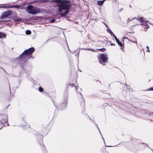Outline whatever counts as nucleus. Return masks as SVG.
Masks as SVG:
<instances>
[{
	"label": "nucleus",
	"instance_id": "nucleus-1",
	"mask_svg": "<svg viewBox=\"0 0 153 153\" xmlns=\"http://www.w3.org/2000/svg\"><path fill=\"white\" fill-rule=\"evenodd\" d=\"M53 1L54 2L60 4L57 5V6L59 7L58 11L59 13V15L62 16H65L69 12V10L71 7V4L68 3V2H69V1L63 0H53Z\"/></svg>",
	"mask_w": 153,
	"mask_h": 153
},
{
	"label": "nucleus",
	"instance_id": "nucleus-2",
	"mask_svg": "<svg viewBox=\"0 0 153 153\" xmlns=\"http://www.w3.org/2000/svg\"><path fill=\"white\" fill-rule=\"evenodd\" d=\"M34 48H30L25 51L19 57V59L21 61L24 62L32 56V54L34 51Z\"/></svg>",
	"mask_w": 153,
	"mask_h": 153
},
{
	"label": "nucleus",
	"instance_id": "nucleus-3",
	"mask_svg": "<svg viewBox=\"0 0 153 153\" xmlns=\"http://www.w3.org/2000/svg\"><path fill=\"white\" fill-rule=\"evenodd\" d=\"M26 10L29 14L34 15L41 12V10L40 9L35 7L31 5H28L26 9Z\"/></svg>",
	"mask_w": 153,
	"mask_h": 153
},
{
	"label": "nucleus",
	"instance_id": "nucleus-4",
	"mask_svg": "<svg viewBox=\"0 0 153 153\" xmlns=\"http://www.w3.org/2000/svg\"><path fill=\"white\" fill-rule=\"evenodd\" d=\"M136 19L137 21H139L141 23V25H144V28L145 31H147V29L149 27L148 25V23L149 22L147 20L143 21V18H142L139 19Z\"/></svg>",
	"mask_w": 153,
	"mask_h": 153
},
{
	"label": "nucleus",
	"instance_id": "nucleus-5",
	"mask_svg": "<svg viewBox=\"0 0 153 153\" xmlns=\"http://www.w3.org/2000/svg\"><path fill=\"white\" fill-rule=\"evenodd\" d=\"M99 59L100 60V63L102 64V63H105L107 62L108 57L106 54H101L100 55V56L99 57Z\"/></svg>",
	"mask_w": 153,
	"mask_h": 153
},
{
	"label": "nucleus",
	"instance_id": "nucleus-6",
	"mask_svg": "<svg viewBox=\"0 0 153 153\" xmlns=\"http://www.w3.org/2000/svg\"><path fill=\"white\" fill-rule=\"evenodd\" d=\"M12 13L11 11H7L3 13L0 17V19L7 18Z\"/></svg>",
	"mask_w": 153,
	"mask_h": 153
},
{
	"label": "nucleus",
	"instance_id": "nucleus-7",
	"mask_svg": "<svg viewBox=\"0 0 153 153\" xmlns=\"http://www.w3.org/2000/svg\"><path fill=\"white\" fill-rule=\"evenodd\" d=\"M5 117V118L3 119H2L0 120V124H3L4 123H6L8 122V117L6 114L3 115Z\"/></svg>",
	"mask_w": 153,
	"mask_h": 153
},
{
	"label": "nucleus",
	"instance_id": "nucleus-8",
	"mask_svg": "<svg viewBox=\"0 0 153 153\" xmlns=\"http://www.w3.org/2000/svg\"><path fill=\"white\" fill-rule=\"evenodd\" d=\"M114 38L117 42V43L118 45L121 47L120 49H123V45L122 43L120 42L117 38L115 36H114Z\"/></svg>",
	"mask_w": 153,
	"mask_h": 153
},
{
	"label": "nucleus",
	"instance_id": "nucleus-9",
	"mask_svg": "<svg viewBox=\"0 0 153 153\" xmlns=\"http://www.w3.org/2000/svg\"><path fill=\"white\" fill-rule=\"evenodd\" d=\"M2 7H3V8H13V7L18 8H19V5H14V6H3Z\"/></svg>",
	"mask_w": 153,
	"mask_h": 153
},
{
	"label": "nucleus",
	"instance_id": "nucleus-10",
	"mask_svg": "<svg viewBox=\"0 0 153 153\" xmlns=\"http://www.w3.org/2000/svg\"><path fill=\"white\" fill-rule=\"evenodd\" d=\"M48 0H40L35 1V2H39L40 3H46L48 2Z\"/></svg>",
	"mask_w": 153,
	"mask_h": 153
},
{
	"label": "nucleus",
	"instance_id": "nucleus-11",
	"mask_svg": "<svg viewBox=\"0 0 153 153\" xmlns=\"http://www.w3.org/2000/svg\"><path fill=\"white\" fill-rule=\"evenodd\" d=\"M13 19L16 22H19L22 20V19L21 18H18L17 16L14 17Z\"/></svg>",
	"mask_w": 153,
	"mask_h": 153
},
{
	"label": "nucleus",
	"instance_id": "nucleus-12",
	"mask_svg": "<svg viewBox=\"0 0 153 153\" xmlns=\"http://www.w3.org/2000/svg\"><path fill=\"white\" fill-rule=\"evenodd\" d=\"M105 0H103L102 1H97V4L100 6H101L102 5L104 2Z\"/></svg>",
	"mask_w": 153,
	"mask_h": 153
},
{
	"label": "nucleus",
	"instance_id": "nucleus-13",
	"mask_svg": "<svg viewBox=\"0 0 153 153\" xmlns=\"http://www.w3.org/2000/svg\"><path fill=\"white\" fill-rule=\"evenodd\" d=\"M81 49L82 50H86V51L89 50L91 51L94 52H96V51L94 50H93V49H91V48H82Z\"/></svg>",
	"mask_w": 153,
	"mask_h": 153
},
{
	"label": "nucleus",
	"instance_id": "nucleus-14",
	"mask_svg": "<svg viewBox=\"0 0 153 153\" xmlns=\"http://www.w3.org/2000/svg\"><path fill=\"white\" fill-rule=\"evenodd\" d=\"M75 55L77 57H79V52L77 51H76L74 52Z\"/></svg>",
	"mask_w": 153,
	"mask_h": 153
},
{
	"label": "nucleus",
	"instance_id": "nucleus-15",
	"mask_svg": "<svg viewBox=\"0 0 153 153\" xmlns=\"http://www.w3.org/2000/svg\"><path fill=\"white\" fill-rule=\"evenodd\" d=\"M6 36L5 34L2 33H0V38H5Z\"/></svg>",
	"mask_w": 153,
	"mask_h": 153
},
{
	"label": "nucleus",
	"instance_id": "nucleus-16",
	"mask_svg": "<svg viewBox=\"0 0 153 153\" xmlns=\"http://www.w3.org/2000/svg\"><path fill=\"white\" fill-rule=\"evenodd\" d=\"M80 94L81 96V97L82 98V100L83 101L82 102V104H83V105L85 104V100L84 99H83V96L82 95L81 93H80Z\"/></svg>",
	"mask_w": 153,
	"mask_h": 153
},
{
	"label": "nucleus",
	"instance_id": "nucleus-17",
	"mask_svg": "<svg viewBox=\"0 0 153 153\" xmlns=\"http://www.w3.org/2000/svg\"><path fill=\"white\" fill-rule=\"evenodd\" d=\"M97 50L103 52L105 51L106 49L105 48H103L101 49H97Z\"/></svg>",
	"mask_w": 153,
	"mask_h": 153
},
{
	"label": "nucleus",
	"instance_id": "nucleus-18",
	"mask_svg": "<svg viewBox=\"0 0 153 153\" xmlns=\"http://www.w3.org/2000/svg\"><path fill=\"white\" fill-rule=\"evenodd\" d=\"M31 33V31L29 30H27L26 31V34L27 35L30 34Z\"/></svg>",
	"mask_w": 153,
	"mask_h": 153
},
{
	"label": "nucleus",
	"instance_id": "nucleus-19",
	"mask_svg": "<svg viewBox=\"0 0 153 153\" xmlns=\"http://www.w3.org/2000/svg\"><path fill=\"white\" fill-rule=\"evenodd\" d=\"M39 91L42 92L43 91V89L42 87H40L39 88Z\"/></svg>",
	"mask_w": 153,
	"mask_h": 153
},
{
	"label": "nucleus",
	"instance_id": "nucleus-20",
	"mask_svg": "<svg viewBox=\"0 0 153 153\" xmlns=\"http://www.w3.org/2000/svg\"><path fill=\"white\" fill-rule=\"evenodd\" d=\"M97 128H98V130H99L100 133L101 134V136L102 137V139L103 140L104 142H105V140H104V139H103V137H102V133H101V132L100 131V130L99 129V128L98 127V126H97Z\"/></svg>",
	"mask_w": 153,
	"mask_h": 153
},
{
	"label": "nucleus",
	"instance_id": "nucleus-21",
	"mask_svg": "<svg viewBox=\"0 0 153 153\" xmlns=\"http://www.w3.org/2000/svg\"><path fill=\"white\" fill-rule=\"evenodd\" d=\"M71 86L72 87H75L76 88V90H77V87L78 88V86L76 87L74 84H72V85H71Z\"/></svg>",
	"mask_w": 153,
	"mask_h": 153
},
{
	"label": "nucleus",
	"instance_id": "nucleus-22",
	"mask_svg": "<svg viewBox=\"0 0 153 153\" xmlns=\"http://www.w3.org/2000/svg\"><path fill=\"white\" fill-rule=\"evenodd\" d=\"M130 19L129 18H128L127 20V23L128 24L130 21H131L132 19Z\"/></svg>",
	"mask_w": 153,
	"mask_h": 153
},
{
	"label": "nucleus",
	"instance_id": "nucleus-23",
	"mask_svg": "<svg viewBox=\"0 0 153 153\" xmlns=\"http://www.w3.org/2000/svg\"><path fill=\"white\" fill-rule=\"evenodd\" d=\"M55 20L54 19H53L50 20V21L51 23H53L55 21Z\"/></svg>",
	"mask_w": 153,
	"mask_h": 153
},
{
	"label": "nucleus",
	"instance_id": "nucleus-24",
	"mask_svg": "<svg viewBox=\"0 0 153 153\" xmlns=\"http://www.w3.org/2000/svg\"><path fill=\"white\" fill-rule=\"evenodd\" d=\"M131 41V42H132L133 43H136L137 44V41L136 39H134V40L133 41Z\"/></svg>",
	"mask_w": 153,
	"mask_h": 153
},
{
	"label": "nucleus",
	"instance_id": "nucleus-25",
	"mask_svg": "<svg viewBox=\"0 0 153 153\" xmlns=\"http://www.w3.org/2000/svg\"><path fill=\"white\" fill-rule=\"evenodd\" d=\"M107 30V31H108V32L110 34L111 33V32H112V31H111V30L110 29H109V28Z\"/></svg>",
	"mask_w": 153,
	"mask_h": 153
},
{
	"label": "nucleus",
	"instance_id": "nucleus-26",
	"mask_svg": "<svg viewBox=\"0 0 153 153\" xmlns=\"http://www.w3.org/2000/svg\"><path fill=\"white\" fill-rule=\"evenodd\" d=\"M149 115L150 116H152V117L153 118V113H150L149 114Z\"/></svg>",
	"mask_w": 153,
	"mask_h": 153
},
{
	"label": "nucleus",
	"instance_id": "nucleus-27",
	"mask_svg": "<svg viewBox=\"0 0 153 153\" xmlns=\"http://www.w3.org/2000/svg\"><path fill=\"white\" fill-rule=\"evenodd\" d=\"M111 34V36H113V37H114V36H115V35L113 34V33L112 32L111 33H110Z\"/></svg>",
	"mask_w": 153,
	"mask_h": 153
},
{
	"label": "nucleus",
	"instance_id": "nucleus-28",
	"mask_svg": "<svg viewBox=\"0 0 153 153\" xmlns=\"http://www.w3.org/2000/svg\"><path fill=\"white\" fill-rule=\"evenodd\" d=\"M148 91H153V87L149 88Z\"/></svg>",
	"mask_w": 153,
	"mask_h": 153
},
{
	"label": "nucleus",
	"instance_id": "nucleus-29",
	"mask_svg": "<svg viewBox=\"0 0 153 153\" xmlns=\"http://www.w3.org/2000/svg\"><path fill=\"white\" fill-rule=\"evenodd\" d=\"M3 21H4V22H7L8 21L7 20H4Z\"/></svg>",
	"mask_w": 153,
	"mask_h": 153
},
{
	"label": "nucleus",
	"instance_id": "nucleus-30",
	"mask_svg": "<svg viewBox=\"0 0 153 153\" xmlns=\"http://www.w3.org/2000/svg\"><path fill=\"white\" fill-rule=\"evenodd\" d=\"M106 27L108 28V26L107 25H106Z\"/></svg>",
	"mask_w": 153,
	"mask_h": 153
},
{
	"label": "nucleus",
	"instance_id": "nucleus-31",
	"mask_svg": "<svg viewBox=\"0 0 153 153\" xmlns=\"http://www.w3.org/2000/svg\"><path fill=\"white\" fill-rule=\"evenodd\" d=\"M146 48H147V49H149V47H148V46H147V47H146Z\"/></svg>",
	"mask_w": 153,
	"mask_h": 153
},
{
	"label": "nucleus",
	"instance_id": "nucleus-32",
	"mask_svg": "<svg viewBox=\"0 0 153 153\" xmlns=\"http://www.w3.org/2000/svg\"><path fill=\"white\" fill-rule=\"evenodd\" d=\"M147 50H147V51H148L149 52V49H147Z\"/></svg>",
	"mask_w": 153,
	"mask_h": 153
},
{
	"label": "nucleus",
	"instance_id": "nucleus-33",
	"mask_svg": "<svg viewBox=\"0 0 153 153\" xmlns=\"http://www.w3.org/2000/svg\"><path fill=\"white\" fill-rule=\"evenodd\" d=\"M40 137H41V138H42V137H43L41 135H40Z\"/></svg>",
	"mask_w": 153,
	"mask_h": 153
},
{
	"label": "nucleus",
	"instance_id": "nucleus-34",
	"mask_svg": "<svg viewBox=\"0 0 153 153\" xmlns=\"http://www.w3.org/2000/svg\"><path fill=\"white\" fill-rule=\"evenodd\" d=\"M3 127V126H2L1 128H0V130Z\"/></svg>",
	"mask_w": 153,
	"mask_h": 153
},
{
	"label": "nucleus",
	"instance_id": "nucleus-35",
	"mask_svg": "<svg viewBox=\"0 0 153 153\" xmlns=\"http://www.w3.org/2000/svg\"><path fill=\"white\" fill-rule=\"evenodd\" d=\"M111 45H114V44H112Z\"/></svg>",
	"mask_w": 153,
	"mask_h": 153
},
{
	"label": "nucleus",
	"instance_id": "nucleus-36",
	"mask_svg": "<svg viewBox=\"0 0 153 153\" xmlns=\"http://www.w3.org/2000/svg\"><path fill=\"white\" fill-rule=\"evenodd\" d=\"M67 96H68V93H67Z\"/></svg>",
	"mask_w": 153,
	"mask_h": 153
},
{
	"label": "nucleus",
	"instance_id": "nucleus-37",
	"mask_svg": "<svg viewBox=\"0 0 153 153\" xmlns=\"http://www.w3.org/2000/svg\"><path fill=\"white\" fill-rule=\"evenodd\" d=\"M152 152H153V150L152 149Z\"/></svg>",
	"mask_w": 153,
	"mask_h": 153
},
{
	"label": "nucleus",
	"instance_id": "nucleus-38",
	"mask_svg": "<svg viewBox=\"0 0 153 153\" xmlns=\"http://www.w3.org/2000/svg\"><path fill=\"white\" fill-rule=\"evenodd\" d=\"M108 147H110V146H108Z\"/></svg>",
	"mask_w": 153,
	"mask_h": 153
}]
</instances>
